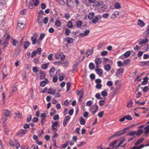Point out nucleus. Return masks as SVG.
Returning <instances> with one entry per match:
<instances>
[{"label": "nucleus", "instance_id": "f257e3e1", "mask_svg": "<svg viewBox=\"0 0 149 149\" xmlns=\"http://www.w3.org/2000/svg\"><path fill=\"white\" fill-rule=\"evenodd\" d=\"M98 109V107L96 103H95L94 105H93L90 108V109L92 111V113L93 115L97 112Z\"/></svg>", "mask_w": 149, "mask_h": 149}, {"label": "nucleus", "instance_id": "f03ea898", "mask_svg": "<svg viewBox=\"0 0 149 149\" xmlns=\"http://www.w3.org/2000/svg\"><path fill=\"white\" fill-rule=\"evenodd\" d=\"M55 57L57 59H61V60H63L65 59V56L63 53L59 52L55 55Z\"/></svg>", "mask_w": 149, "mask_h": 149}, {"label": "nucleus", "instance_id": "7ed1b4c3", "mask_svg": "<svg viewBox=\"0 0 149 149\" xmlns=\"http://www.w3.org/2000/svg\"><path fill=\"white\" fill-rule=\"evenodd\" d=\"M124 72V69L123 68H120L118 69L116 72V76L119 77H121L122 74Z\"/></svg>", "mask_w": 149, "mask_h": 149}, {"label": "nucleus", "instance_id": "20e7f679", "mask_svg": "<svg viewBox=\"0 0 149 149\" xmlns=\"http://www.w3.org/2000/svg\"><path fill=\"white\" fill-rule=\"evenodd\" d=\"M33 36L31 38V40L33 45H35L37 43V33H33Z\"/></svg>", "mask_w": 149, "mask_h": 149}, {"label": "nucleus", "instance_id": "39448f33", "mask_svg": "<svg viewBox=\"0 0 149 149\" xmlns=\"http://www.w3.org/2000/svg\"><path fill=\"white\" fill-rule=\"evenodd\" d=\"M46 114L44 113H41L40 116V117L41 118V120L40 123L41 125H44V123L46 122Z\"/></svg>", "mask_w": 149, "mask_h": 149}, {"label": "nucleus", "instance_id": "423d86ee", "mask_svg": "<svg viewBox=\"0 0 149 149\" xmlns=\"http://www.w3.org/2000/svg\"><path fill=\"white\" fill-rule=\"evenodd\" d=\"M39 76L40 79H45V72L42 70H40L39 71Z\"/></svg>", "mask_w": 149, "mask_h": 149}, {"label": "nucleus", "instance_id": "0eeeda50", "mask_svg": "<svg viewBox=\"0 0 149 149\" xmlns=\"http://www.w3.org/2000/svg\"><path fill=\"white\" fill-rule=\"evenodd\" d=\"M2 113L3 115L6 117L9 116L10 114L11 113V112L10 110L7 109L3 110Z\"/></svg>", "mask_w": 149, "mask_h": 149}, {"label": "nucleus", "instance_id": "6e6552de", "mask_svg": "<svg viewBox=\"0 0 149 149\" xmlns=\"http://www.w3.org/2000/svg\"><path fill=\"white\" fill-rule=\"evenodd\" d=\"M103 3V2L101 1H95L93 4V6H99Z\"/></svg>", "mask_w": 149, "mask_h": 149}, {"label": "nucleus", "instance_id": "1a4fd4ad", "mask_svg": "<svg viewBox=\"0 0 149 149\" xmlns=\"http://www.w3.org/2000/svg\"><path fill=\"white\" fill-rule=\"evenodd\" d=\"M26 132L27 131L26 130L21 129L18 131L17 134L18 136H22L25 134Z\"/></svg>", "mask_w": 149, "mask_h": 149}, {"label": "nucleus", "instance_id": "9d476101", "mask_svg": "<svg viewBox=\"0 0 149 149\" xmlns=\"http://www.w3.org/2000/svg\"><path fill=\"white\" fill-rule=\"evenodd\" d=\"M144 134L146 136L149 133V125H147L144 127Z\"/></svg>", "mask_w": 149, "mask_h": 149}, {"label": "nucleus", "instance_id": "9b49d317", "mask_svg": "<svg viewBox=\"0 0 149 149\" xmlns=\"http://www.w3.org/2000/svg\"><path fill=\"white\" fill-rule=\"evenodd\" d=\"M55 69L54 67L51 68L49 71V75L51 77H52L54 76V72L55 71Z\"/></svg>", "mask_w": 149, "mask_h": 149}, {"label": "nucleus", "instance_id": "f8f14e48", "mask_svg": "<svg viewBox=\"0 0 149 149\" xmlns=\"http://www.w3.org/2000/svg\"><path fill=\"white\" fill-rule=\"evenodd\" d=\"M119 13L118 11H115L111 15V17L112 19L116 18L119 15Z\"/></svg>", "mask_w": 149, "mask_h": 149}, {"label": "nucleus", "instance_id": "ddd939ff", "mask_svg": "<svg viewBox=\"0 0 149 149\" xmlns=\"http://www.w3.org/2000/svg\"><path fill=\"white\" fill-rule=\"evenodd\" d=\"M56 90L54 89L50 88L48 90L47 93L49 94H52L54 95L56 93Z\"/></svg>", "mask_w": 149, "mask_h": 149}, {"label": "nucleus", "instance_id": "4468645a", "mask_svg": "<svg viewBox=\"0 0 149 149\" xmlns=\"http://www.w3.org/2000/svg\"><path fill=\"white\" fill-rule=\"evenodd\" d=\"M90 31L88 30H86L84 32V33H80L79 34V35L83 36H87L90 33Z\"/></svg>", "mask_w": 149, "mask_h": 149}, {"label": "nucleus", "instance_id": "2eb2a0df", "mask_svg": "<svg viewBox=\"0 0 149 149\" xmlns=\"http://www.w3.org/2000/svg\"><path fill=\"white\" fill-rule=\"evenodd\" d=\"M95 61L97 67H98L99 65L102 62L101 59L98 58H96Z\"/></svg>", "mask_w": 149, "mask_h": 149}, {"label": "nucleus", "instance_id": "dca6fc26", "mask_svg": "<svg viewBox=\"0 0 149 149\" xmlns=\"http://www.w3.org/2000/svg\"><path fill=\"white\" fill-rule=\"evenodd\" d=\"M95 71L97 74L100 76L102 75L103 74V70L101 68L96 69H95Z\"/></svg>", "mask_w": 149, "mask_h": 149}, {"label": "nucleus", "instance_id": "f3484780", "mask_svg": "<svg viewBox=\"0 0 149 149\" xmlns=\"http://www.w3.org/2000/svg\"><path fill=\"white\" fill-rule=\"evenodd\" d=\"M138 130L136 132V135L138 136L140 135L141 134H143V133H144V131L143 130V129H141L140 128L138 127Z\"/></svg>", "mask_w": 149, "mask_h": 149}, {"label": "nucleus", "instance_id": "a211bd4d", "mask_svg": "<svg viewBox=\"0 0 149 149\" xmlns=\"http://www.w3.org/2000/svg\"><path fill=\"white\" fill-rule=\"evenodd\" d=\"M30 43L29 41H25L23 45V47L25 49H26L30 45Z\"/></svg>", "mask_w": 149, "mask_h": 149}, {"label": "nucleus", "instance_id": "6ab92c4d", "mask_svg": "<svg viewBox=\"0 0 149 149\" xmlns=\"http://www.w3.org/2000/svg\"><path fill=\"white\" fill-rule=\"evenodd\" d=\"M148 77H145L143 79V81H142L141 82V85H146L148 82Z\"/></svg>", "mask_w": 149, "mask_h": 149}, {"label": "nucleus", "instance_id": "aec40b11", "mask_svg": "<svg viewBox=\"0 0 149 149\" xmlns=\"http://www.w3.org/2000/svg\"><path fill=\"white\" fill-rule=\"evenodd\" d=\"M48 81L47 79H45L44 81H42L40 84V85L41 87L44 86L47 83Z\"/></svg>", "mask_w": 149, "mask_h": 149}, {"label": "nucleus", "instance_id": "412c9836", "mask_svg": "<svg viewBox=\"0 0 149 149\" xmlns=\"http://www.w3.org/2000/svg\"><path fill=\"white\" fill-rule=\"evenodd\" d=\"M93 52V49H88L87 50L86 53V57H88L89 55L92 54Z\"/></svg>", "mask_w": 149, "mask_h": 149}, {"label": "nucleus", "instance_id": "4be33fe9", "mask_svg": "<svg viewBox=\"0 0 149 149\" xmlns=\"http://www.w3.org/2000/svg\"><path fill=\"white\" fill-rule=\"evenodd\" d=\"M137 24L139 25L141 27H143L145 25V23L141 20L139 19H138L137 21Z\"/></svg>", "mask_w": 149, "mask_h": 149}, {"label": "nucleus", "instance_id": "5701e85b", "mask_svg": "<svg viewBox=\"0 0 149 149\" xmlns=\"http://www.w3.org/2000/svg\"><path fill=\"white\" fill-rule=\"evenodd\" d=\"M34 0H31L29 2L30 4L29 5V8L30 9H32L34 7V5L33 4Z\"/></svg>", "mask_w": 149, "mask_h": 149}, {"label": "nucleus", "instance_id": "b1692460", "mask_svg": "<svg viewBox=\"0 0 149 149\" xmlns=\"http://www.w3.org/2000/svg\"><path fill=\"white\" fill-rule=\"evenodd\" d=\"M48 63H45L41 65V68L44 70H46L47 68L49 66Z\"/></svg>", "mask_w": 149, "mask_h": 149}, {"label": "nucleus", "instance_id": "393cba45", "mask_svg": "<svg viewBox=\"0 0 149 149\" xmlns=\"http://www.w3.org/2000/svg\"><path fill=\"white\" fill-rule=\"evenodd\" d=\"M6 1L5 0H0V8H1L5 6Z\"/></svg>", "mask_w": 149, "mask_h": 149}, {"label": "nucleus", "instance_id": "a878e982", "mask_svg": "<svg viewBox=\"0 0 149 149\" xmlns=\"http://www.w3.org/2000/svg\"><path fill=\"white\" fill-rule=\"evenodd\" d=\"M67 6L69 7H71L72 5V0H66Z\"/></svg>", "mask_w": 149, "mask_h": 149}, {"label": "nucleus", "instance_id": "bb28decb", "mask_svg": "<svg viewBox=\"0 0 149 149\" xmlns=\"http://www.w3.org/2000/svg\"><path fill=\"white\" fill-rule=\"evenodd\" d=\"M144 146L145 145L144 144H142L140 145L139 146H135L130 149H141L144 147Z\"/></svg>", "mask_w": 149, "mask_h": 149}, {"label": "nucleus", "instance_id": "cd10ccee", "mask_svg": "<svg viewBox=\"0 0 149 149\" xmlns=\"http://www.w3.org/2000/svg\"><path fill=\"white\" fill-rule=\"evenodd\" d=\"M143 138H141L139 139L134 143V145H138L140 143H142L144 140Z\"/></svg>", "mask_w": 149, "mask_h": 149}, {"label": "nucleus", "instance_id": "c85d7f7f", "mask_svg": "<svg viewBox=\"0 0 149 149\" xmlns=\"http://www.w3.org/2000/svg\"><path fill=\"white\" fill-rule=\"evenodd\" d=\"M104 68L106 70L108 71L111 68V66L109 64H107L104 66Z\"/></svg>", "mask_w": 149, "mask_h": 149}, {"label": "nucleus", "instance_id": "c756f323", "mask_svg": "<svg viewBox=\"0 0 149 149\" xmlns=\"http://www.w3.org/2000/svg\"><path fill=\"white\" fill-rule=\"evenodd\" d=\"M66 41L68 44H70L73 42V39L71 38H68L66 39Z\"/></svg>", "mask_w": 149, "mask_h": 149}, {"label": "nucleus", "instance_id": "7c9ffc66", "mask_svg": "<svg viewBox=\"0 0 149 149\" xmlns=\"http://www.w3.org/2000/svg\"><path fill=\"white\" fill-rule=\"evenodd\" d=\"M86 123L85 120L84 119L83 117L80 118V123L81 125H84Z\"/></svg>", "mask_w": 149, "mask_h": 149}, {"label": "nucleus", "instance_id": "2f4dec72", "mask_svg": "<svg viewBox=\"0 0 149 149\" xmlns=\"http://www.w3.org/2000/svg\"><path fill=\"white\" fill-rule=\"evenodd\" d=\"M82 24V22L81 21H78L76 22V24L78 28H80Z\"/></svg>", "mask_w": 149, "mask_h": 149}, {"label": "nucleus", "instance_id": "473e14b6", "mask_svg": "<svg viewBox=\"0 0 149 149\" xmlns=\"http://www.w3.org/2000/svg\"><path fill=\"white\" fill-rule=\"evenodd\" d=\"M55 25L57 27H59L61 26V23L60 20L57 19L55 22Z\"/></svg>", "mask_w": 149, "mask_h": 149}, {"label": "nucleus", "instance_id": "72a5a7b5", "mask_svg": "<svg viewBox=\"0 0 149 149\" xmlns=\"http://www.w3.org/2000/svg\"><path fill=\"white\" fill-rule=\"evenodd\" d=\"M144 35L147 37H149V26L148 27L147 29L145 32Z\"/></svg>", "mask_w": 149, "mask_h": 149}, {"label": "nucleus", "instance_id": "f704fd0d", "mask_svg": "<svg viewBox=\"0 0 149 149\" xmlns=\"http://www.w3.org/2000/svg\"><path fill=\"white\" fill-rule=\"evenodd\" d=\"M18 26L21 29H22L24 28L25 24L23 23H18Z\"/></svg>", "mask_w": 149, "mask_h": 149}, {"label": "nucleus", "instance_id": "c9c22d12", "mask_svg": "<svg viewBox=\"0 0 149 149\" xmlns=\"http://www.w3.org/2000/svg\"><path fill=\"white\" fill-rule=\"evenodd\" d=\"M94 16V13L91 12L89 13L88 15V18L89 19H91Z\"/></svg>", "mask_w": 149, "mask_h": 149}, {"label": "nucleus", "instance_id": "e433bc0d", "mask_svg": "<svg viewBox=\"0 0 149 149\" xmlns=\"http://www.w3.org/2000/svg\"><path fill=\"white\" fill-rule=\"evenodd\" d=\"M89 68L90 70H93L95 68V65L93 63H90L89 65Z\"/></svg>", "mask_w": 149, "mask_h": 149}, {"label": "nucleus", "instance_id": "4c0bfd02", "mask_svg": "<svg viewBox=\"0 0 149 149\" xmlns=\"http://www.w3.org/2000/svg\"><path fill=\"white\" fill-rule=\"evenodd\" d=\"M131 54L130 51H128L124 54V55L125 58H127L128 57L131 55Z\"/></svg>", "mask_w": 149, "mask_h": 149}, {"label": "nucleus", "instance_id": "58836bf2", "mask_svg": "<svg viewBox=\"0 0 149 149\" xmlns=\"http://www.w3.org/2000/svg\"><path fill=\"white\" fill-rule=\"evenodd\" d=\"M120 88L121 86H117V87L115 88V89L114 90V91L113 92L114 94H116L118 93Z\"/></svg>", "mask_w": 149, "mask_h": 149}, {"label": "nucleus", "instance_id": "ea45409f", "mask_svg": "<svg viewBox=\"0 0 149 149\" xmlns=\"http://www.w3.org/2000/svg\"><path fill=\"white\" fill-rule=\"evenodd\" d=\"M67 26L69 28H72L73 27L72 22L70 21L68 22L67 24Z\"/></svg>", "mask_w": 149, "mask_h": 149}, {"label": "nucleus", "instance_id": "a19ab883", "mask_svg": "<svg viewBox=\"0 0 149 149\" xmlns=\"http://www.w3.org/2000/svg\"><path fill=\"white\" fill-rule=\"evenodd\" d=\"M45 33H41L40 36V37L39 38V39L40 40H42L43 38L45 36Z\"/></svg>", "mask_w": 149, "mask_h": 149}, {"label": "nucleus", "instance_id": "79ce46f5", "mask_svg": "<svg viewBox=\"0 0 149 149\" xmlns=\"http://www.w3.org/2000/svg\"><path fill=\"white\" fill-rule=\"evenodd\" d=\"M15 114L18 118H20L22 117V115L19 112H15Z\"/></svg>", "mask_w": 149, "mask_h": 149}, {"label": "nucleus", "instance_id": "37998d69", "mask_svg": "<svg viewBox=\"0 0 149 149\" xmlns=\"http://www.w3.org/2000/svg\"><path fill=\"white\" fill-rule=\"evenodd\" d=\"M115 8L116 9H120L121 8L120 4L119 3H117L114 5Z\"/></svg>", "mask_w": 149, "mask_h": 149}, {"label": "nucleus", "instance_id": "c03bdc74", "mask_svg": "<svg viewBox=\"0 0 149 149\" xmlns=\"http://www.w3.org/2000/svg\"><path fill=\"white\" fill-rule=\"evenodd\" d=\"M130 61V59H127L124 61L123 62L124 64H125L126 65L129 64Z\"/></svg>", "mask_w": 149, "mask_h": 149}, {"label": "nucleus", "instance_id": "a18cd8bd", "mask_svg": "<svg viewBox=\"0 0 149 149\" xmlns=\"http://www.w3.org/2000/svg\"><path fill=\"white\" fill-rule=\"evenodd\" d=\"M98 18L96 16L92 20V22L94 24H96L98 22Z\"/></svg>", "mask_w": 149, "mask_h": 149}, {"label": "nucleus", "instance_id": "49530a36", "mask_svg": "<svg viewBox=\"0 0 149 149\" xmlns=\"http://www.w3.org/2000/svg\"><path fill=\"white\" fill-rule=\"evenodd\" d=\"M52 126L57 128L58 126H59L58 122L57 121L55 122L54 123L52 124Z\"/></svg>", "mask_w": 149, "mask_h": 149}, {"label": "nucleus", "instance_id": "de8ad7c7", "mask_svg": "<svg viewBox=\"0 0 149 149\" xmlns=\"http://www.w3.org/2000/svg\"><path fill=\"white\" fill-rule=\"evenodd\" d=\"M107 90L103 91L101 92V95L103 97H106L107 95Z\"/></svg>", "mask_w": 149, "mask_h": 149}, {"label": "nucleus", "instance_id": "09e8293b", "mask_svg": "<svg viewBox=\"0 0 149 149\" xmlns=\"http://www.w3.org/2000/svg\"><path fill=\"white\" fill-rule=\"evenodd\" d=\"M70 32V30L68 29H65V33L66 36L68 35Z\"/></svg>", "mask_w": 149, "mask_h": 149}, {"label": "nucleus", "instance_id": "8fccbe9b", "mask_svg": "<svg viewBox=\"0 0 149 149\" xmlns=\"http://www.w3.org/2000/svg\"><path fill=\"white\" fill-rule=\"evenodd\" d=\"M125 119L128 120H131L132 119V117L129 115L125 116Z\"/></svg>", "mask_w": 149, "mask_h": 149}, {"label": "nucleus", "instance_id": "3c124183", "mask_svg": "<svg viewBox=\"0 0 149 149\" xmlns=\"http://www.w3.org/2000/svg\"><path fill=\"white\" fill-rule=\"evenodd\" d=\"M136 134V132L135 131H133L131 132L129 134H128L127 135H130L131 136H133Z\"/></svg>", "mask_w": 149, "mask_h": 149}, {"label": "nucleus", "instance_id": "603ef678", "mask_svg": "<svg viewBox=\"0 0 149 149\" xmlns=\"http://www.w3.org/2000/svg\"><path fill=\"white\" fill-rule=\"evenodd\" d=\"M118 141L117 140H116L114 141L111 142L109 144L110 146L111 147H113L114 145L117 143Z\"/></svg>", "mask_w": 149, "mask_h": 149}, {"label": "nucleus", "instance_id": "864d4df0", "mask_svg": "<svg viewBox=\"0 0 149 149\" xmlns=\"http://www.w3.org/2000/svg\"><path fill=\"white\" fill-rule=\"evenodd\" d=\"M32 70L34 73H36L38 72V70L37 67H34L32 68Z\"/></svg>", "mask_w": 149, "mask_h": 149}, {"label": "nucleus", "instance_id": "5fc2aeb1", "mask_svg": "<svg viewBox=\"0 0 149 149\" xmlns=\"http://www.w3.org/2000/svg\"><path fill=\"white\" fill-rule=\"evenodd\" d=\"M77 95H79L80 94L81 95L84 94V92L83 90H78L77 92Z\"/></svg>", "mask_w": 149, "mask_h": 149}, {"label": "nucleus", "instance_id": "6e6d98bb", "mask_svg": "<svg viewBox=\"0 0 149 149\" xmlns=\"http://www.w3.org/2000/svg\"><path fill=\"white\" fill-rule=\"evenodd\" d=\"M74 2L76 4L77 6H79L80 3V1L79 0H74Z\"/></svg>", "mask_w": 149, "mask_h": 149}, {"label": "nucleus", "instance_id": "4d7b16f0", "mask_svg": "<svg viewBox=\"0 0 149 149\" xmlns=\"http://www.w3.org/2000/svg\"><path fill=\"white\" fill-rule=\"evenodd\" d=\"M93 103V102L91 100H89L87 101L86 103V106H90Z\"/></svg>", "mask_w": 149, "mask_h": 149}, {"label": "nucleus", "instance_id": "13d9d810", "mask_svg": "<svg viewBox=\"0 0 149 149\" xmlns=\"http://www.w3.org/2000/svg\"><path fill=\"white\" fill-rule=\"evenodd\" d=\"M70 118V117L69 116H66L64 118V120L67 122L69 121Z\"/></svg>", "mask_w": 149, "mask_h": 149}, {"label": "nucleus", "instance_id": "bf43d9fd", "mask_svg": "<svg viewBox=\"0 0 149 149\" xmlns=\"http://www.w3.org/2000/svg\"><path fill=\"white\" fill-rule=\"evenodd\" d=\"M48 20V18L47 17H45L43 19V21L44 23L47 24Z\"/></svg>", "mask_w": 149, "mask_h": 149}, {"label": "nucleus", "instance_id": "052dcab7", "mask_svg": "<svg viewBox=\"0 0 149 149\" xmlns=\"http://www.w3.org/2000/svg\"><path fill=\"white\" fill-rule=\"evenodd\" d=\"M39 0H35L34 1L33 4L35 6H37L39 4Z\"/></svg>", "mask_w": 149, "mask_h": 149}, {"label": "nucleus", "instance_id": "680f3d73", "mask_svg": "<svg viewBox=\"0 0 149 149\" xmlns=\"http://www.w3.org/2000/svg\"><path fill=\"white\" fill-rule=\"evenodd\" d=\"M107 84L108 86L111 87L113 86V84L111 81H107Z\"/></svg>", "mask_w": 149, "mask_h": 149}, {"label": "nucleus", "instance_id": "e2e57ef3", "mask_svg": "<svg viewBox=\"0 0 149 149\" xmlns=\"http://www.w3.org/2000/svg\"><path fill=\"white\" fill-rule=\"evenodd\" d=\"M37 54V52H36V51H33L31 55V58H33L34 56H35L36 55V54Z\"/></svg>", "mask_w": 149, "mask_h": 149}, {"label": "nucleus", "instance_id": "0e129e2a", "mask_svg": "<svg viewBox=\"0 0 149 149\" xmlns=\"http://www.w3.org/2000/svg\"><path fill=\"white\" fill-rule=\"evenodd\" d=\"M108 54V52L106 51H104L101 52V55L102 56H105L106 55Z\"/></svg>", "mask_w": 149, "mask_h": 149}, {"label": "nucleus", "instance_id": "69168bd1", "mask_svg": "<svg viewBox=\"0 0 149 149\" xmlns=\"http://www.w3.org/2000/svg\"><path fill=\"white\" fill-rule=\"evenodd\" d=\"M53 55L52 54H50L48 56V59L49 61H51L53 59Z\"/></svg>", "mask_w": 149, "mask_h": 149}, {"label": "nucleus", "instance_id": "338daca9", "mask_svg": "<svg viewBox=\"0 0 149 149\" xmlns=\"http://www.w3.org/2000/svg\"><path fill=\"white\" fill-rule=\"evenodd\" d=\"M104 111H102L99 112L98 113V116L100 118H102L103 117L104 114Z\"/></svg>", "mask_w": 149, "mask_h": 149}, {"label": "nucleus", "instance_id": "774afa93", "mask_svg": "<svg viewBox=\"0 0 149 149\" xmlns=\"http://www.w3.org/2000/svg\"><path fill=\"white\" fill-rule=\"evenodd\" d=\"M9 143L10 145L12 147H13L14 146V144L13 143V141L11 139H10Z\"/></svg>", "mask_w": 149, "mask_h": 149}]
</instances>
